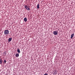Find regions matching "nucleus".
<instances>
[{"mask_svg": "<svg viewBox=\"0 0 75 75\" xmlns=\"http://www.w3.org/2000/svg\"><path fill=\"white\" fill-rule=\"evenodd\" d=\"M2 63V60L0 59V64H1Z\"/></svg>", "mask_w": 75, "mask_h": 75, "instance_id": "nucleus-10", "label": "nucleus"}, {"mask_svg": "<svg viewBox=\"0 0 75 75\" xmlns=\"http://www.w3.org/2000/svg\"><path fill=\"white\" fill-rule=\"evenodd\" d=\"M74 34L73 33L71 35V39H72L73 37H74Z\"/></svg>", "mask_w": 75, "mask_h": 75, "instance_id": "nucleus-4", "label": "nucleus"}, {"mask_svg": "<svg viewBox=\"0 0 75 75\" xmlns=\"http://www.w3.org/2000/svg\"><path fill=\"white\" fill-rule=\"evenodd\" d=\"M53 34H54V35H57V34H58V32H57V31H54Z\"/></svg>", "mask_w": 75, "mask_h": 75, "instance_id": "nucleus-3", "label": "nucleus"}, {"mask_svg": "<svg viewBox=\"0 0 75 75\" xmlns=\"http://www.w3.org/2000/svg\"><path fill=\"white\" fill-rule=\"evenodd\" d=\"M17 51L19 53H19L20 52V51L19 49H18Z\"/></svg>", "mask_w": 75, "mask_h": 75, "instance_id": "nucleus-9", "label": "nucleus"}, {"mask_svg": "<svg viewBox=\"0 0 75 75\" xmlns=\"http://www.w3.org/2000/svg\"><path fill=\"white\" fill-rule=\"evenodd\" d=\"M8 30H5L4 31V34L5 35H7V34H8Z\"/></svg>", "mask_w": 75, "mask_h": 75, "instance_id": "nucleus-1", "label": "nucleus"}, {"mask_svg": "<svg viewBox=\"0 0 75 75\" xmlns=\"http://www.w3.org/2000/svg\"><path fill=\"white\" fill-rule=\"evenodd\" d=\"M24 21H25V22H26V21H27V18H24Z\"/></svg>", "mask_w": 75, "mask_h": 75, "instance_id": "nucleus-8", "label": "nucleus"}, {"mask_svg": "<svg viewBox=\"0 0 75 75\" xmlns=\"http://www.w3.org/2000/svg\"><path fill=\"white\" fill-rule=\"evenodd\" d=\"M4 62L5 64H6V60H4Z\"/></svg>", "mask_w": 75, "mask_h": 75, "instance_id": "nucleus-11", "label": "nucleus"}, {"mask_svg": "<svg viewBox=\"0 0 75 75\" xmlns=\"http://www.w3.org/2000/svg\"><path fill=\"white\" fill-rule=\"evenodd\" d=\"M24 7L27 10H30V8L28 7V6L26 5H25Z\"/></svg>", "mask_w": 75, "mask_h": 75, "instance_id": "nucleus-2", "label": "nucleus"}, {"mask_svg": "<svg viewBox=\"0 0 75 75\" xmlns=\"http://www.w3.org/2000/svg\"><path fill=\"white\" fill-rule=\"evenodd\" d=\"M12 40V38H10L8 39V42H10Z\"/></svg>", "mask_w": 75, "mask_h": 75, "instance_id": "nucleus-5", "label": "nucleus"}, {"mask_svg": "<svg viewBox=\"0 0 75 75\" xmlns=\"http://www.w3.org/2000/svg\"><path fill=\"white\" fill-rule=\"evenodd\" d=\"M40 6V4H38V5H37V8L38 9V8H40V6Z\"/></svg>", "mask_w": 75, "mask_h": 75, "instance_id": "nucleus-7", "label": "nucleus"}, {"mask_svg": "<svg viewBox=\"0 0 75 75\" xmlns=\"http://www.w3.org/2000/svg\"><path fill=\"white\" fill-rule=\"evenodd\" d=\"M44 75H48V74L47 73H46L44 74Z\"/></svg>", "mask_w": 75, "mask_h": 75, "instance_id": "nucleus-12", "label": "nucleus"}, {"mask_svg": "<svg viewBox=\"0 0 75 75\" xmlns=\"http://www.w3.org/2000/svg\"><path fill=\"white\" fill-rule=\"evenodd\" d=\"M15 56L16 57H19V54L18 53L16 54H15Z\"/></svg>", "mask_w": 75, "mask_h": 75, "instance_id": "nucleus-6", "label": "nucleus"}]
</instances>
